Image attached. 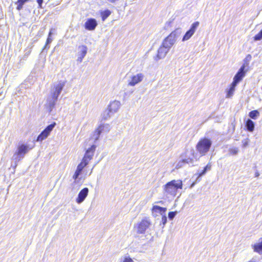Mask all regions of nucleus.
<instances>
[{
    "mask_svg": "<svg viewBox=\"0 0 262 262\" xmlns=\"http://www.w3.org/2000/svg\"><path fill=\"white\" fill-rule=\"evenodd\" d=\"M29 150V148L27 145L22 144L18 146L17 150L13 156V160L15 163V167L17 166L16 163L24 158L25 155L28 152Z\"/></svg>",
    "mask_w": 262,
    "mask_h": 262,
    "instance_id": "nucleus-5",
    "label": "nucleus"
},
{
    "mask_svg": "<svg viewBox=\"0 0 262 262\" xmlns=\"http://www.w3.org/2000/svg\"><path fill=\"white\" fill-rule=\"evenodd\" d=\"M96 148L95 145H92L90 147L86 149L84 156L87 158L92 159L94 156V152Z\"/></svg>",
    "mask_w": 262,
    "mask_h": 262,
    "instance_id": "nucleus-15",
    "label": "nucleus"
},
{
    "mask_svg": "<svg viewBox=\"0 0 262 262\" xmlns=\"http://www.w3.org/2000/svg\"><path fill=\"white\" fill-rule=\"evenodd\" d=\"M246 127L249 132H253L254 129V123L251 119H248L246 122Z\"/></svg>",
    "mask_w": 262,
    "mask_h": 262,
    "instance_id": "nucleus-22",
    "label": "nucleus"
},
{
    "mask_svg": "<svg viewBox=\"0 0 262 262\" xmlns=\"http://www.w3.org/2000/svg\"><path fill=\"white\" fill-rule=\"evenodd\" d=\"M151 226V222L148 217L143 219L138 224L139 229H146L147 228H150Z\"/></svg>",
    "mask_w": 262,
    "mask_h": 262,
    "instance_id": "nucleus-11",
    "label": "nucleus"
},
{
    "mask_svg": "<svg viewBox=\"0 0 262 262\" xmlns=\"http://www.w3.org/2000/svg\"><path fill=\"white\" fill-rule=\"evenodd\" d=\"M113 114L107 108L101 114V118L103 120H108Z\"/></svg>",
    "mask_w": 262,
    "mask_h": 262,
    "instance_id": "nucleus-20",
    "label": "nucleus"
},
{
    "mask_svg": "<svg viewBox=\"0 0 262 262\" xmlns=\"http://www.w3.org/2000/svg\"><path fill=\"white\" fill-rule=\"evenodd\" d=\"M184 160V161L186 163V164H189V165H192V166L194 165V160L193 158H191L190 157H185L183 158Z\"/></svg>",
    "mask_w": 262,
    "mask_h": 262,
    "instance_id": "nucleus-30",
    "label": "nucleus"
},
{
    "mask_svg": "<svg viewBox=\"0 0 262 262\" xmlns=\"http://www.w3.org/2000/svg\"><path fill=\"white\" fill-rule=\"evenodd\" d=\"M143 78L144 75L142 73H138L130 77V80H128V85L132 86H135L136 84L141 82Z\"/></svg>",
    "mask_w": 262,
    "mask_h": 262,
    "instance_id": "nucleus-8",
    "label": "nucleus"
},
{
    "mask_svg": "<svg viewBox=\"0 0 262 262\" xmlns=\"http://www.w3.org/2000/svg\"><path fill=\"white\" fill-rule=\"evenodd\" d=\"M229 152L230 155H236L238 152V148L237 147L230 148L229 150Z\"/></svg>",
    "mask_w": 262,
    "mask_h": 262,
    "instance_id": "nucleus-32",
    "label": "nucleus"
},
{
    "mask_svg": "<svg viewBox=\"0 0 262 262\" xmlns=\"http://www.w3.org/2000/svg\"><path fill=\"white\" fill-rule=\"evenodd\" d=\"M100 134H101L100 132H99V130L97 129H96L95 130V131L94 132L93 136V138L94 139L95 142H96V141H97L99 139Z\"/></svg>",
    "mask_w": 262,
    "mask_h": 262,
    "instance_id": "nucleus-31",
    "label": "nucleus"
},
{
    "mask_svg": "<svg viewBox=\"0 0 262 262\" xmlns=\"http://www.w3.org/2000/svg\"><path fill=\"white\" fill-rule=\"evenodd\" d=\"M243 147H246L248 144V142L247 141H245L244 142V141H243Z\"/></svg>",
    "mask_w": 262,
    "mask_h": 262,
    "instance_id": "nucleus-42",
    "label": "nucleus"
},
{
    "mask_svg": "<svg viewBox=\"0 0 262 262\" xmlns=\"http://www.w3.org/2000/svg\"><path fill=\"white\" fill-rule=\"evenodd\" d=\"M100 133H108L111 129V126L108 124H102L97 128Z\"/></svg>",
    "mask_w": 262,
    "mask_h": 262,
    "instance_id": "nucleus-17",
    "label": "nucleus"
},
{
    "mask_svg": "<svg viewBox=\"0 0 262 262\" xmlns=\"http://www.w3.org/2000/svg\"><path fill=\"white\" fill-rule=\"evenodd\" d=\"M91 160V159L87 158V157L84 156V157L82 159V161L81 162V163L79 164L84 167L89 164V161Z\"/></svg>",
    "mask_w": 262,
    "mask_h": 262,
    "instance_id": "nucleus-29",
    "label": "nucleus"
},
{
    "mask_svg": "<svg viewBox=\"0 0 262 262\" xmlns=\"http://www.w3.org/2000/svg\"><path fill=\"white\" fill-rule=\"evenodd\" d=\"M166 211V208H163L159 206L154 205L153 206L152 208L151 209V213L154 216L156 217L158 216L159 214H161V215H163L164 214H165Z\"/></svg>",
    "mask_w": 262,
    "mask_h": 262,
    "instance_id": "nucleus-13",
    "label": "nucleus"
},
{
    "mask_svg": "<svg viewBox=\"0 0 262 262\" xmlns=\"http://www.w3.org/2000/svg\"><path fill=\"white\" fill-rule=\"evenodd\" d=\"M177 214L176 212H169L168 213V217L170 220H172Z\"/></svg>",
    "mask_w": 262,
    "mask_h": 262,
    "instance_id": "nucleus-35",
    "label": "nucleus"
},
{
    "mask_svg": "<svg viewBox=\"0 0 262 262\" xmlns=\"http://www.w3.org/2000/svg\"><path fill=\"white\" fill-rule=\"evenodd\" d=\"M120 102L118 101L115 100L110 103L107 106V108L114 114L116 113L120 107Z\"/></svg>",
    "mask_w": 262,
    "mask_h": 262,
    "instance_id": "nucleus-14",
    "label": "nucleus"
},
{
    "mask_svg": "<svg viewBox=\"0 0 262 262\" xmlns=\"http://www.w3.org/2000/svg\"><path fill=\"white\" fill-rule=\"evenodd\" d=\"M66 81H59L57 83L54 84L50 94L47 97L46 106L48 110L51 112L54 107L57 101L58 97L60 95Z\"/></svg>",
    "mask_w": 262,
    "mask_h": 262,
    "instance_id": "nucleus-1",
    "label": "nucleus"
},
{
    "mask_svg": "<svg viewBox=\"0 0 262 262\" xmlns=\"http://www.w3.org/2000/svg\"><path fill=\"white\" fill-rule=\"evenodd\" d=\"M207 172V170H206L205 168L201 171L199 175V177H198L196 181L199 180V179L200 177H202V176L204 175Z\"/></svg>",
    "mask_w": 262,
    "mask_h": 262,
    "instance_id": "nucleus-37",
    "label": "nucleus"
},
{
    "mask_svg": "<svg viewBox=\"0 0 262 262\" xmlns=\"http://www.w3.org/2000/svg\"><path fill=\"white\" fill-rule=\"evenodd\" d=\"M254 251L262 254V238L260 241L252 246Z\"/></svg>",
    "mask_w": 262,
    "mask_h": 262,
    "instance_id": "nucleus-18",
    "label": "nucleus"
},
{
    "mask_svg": "<svg viewBox=\"0 0 262 262\" xmlns=\"http://www.w3.org/2000/svg\"><path fill=\"white\" fill-rule=\"evenodd\" d=\"M211 168V165L210 163H208L205 167L204 168L207 170V171L208 170H210Z\"/></svg>",
    "mask_w": 262,
    "mask_h": 262,
    "instance_id": "nucleus-39",
    "label": "nucleus"
},
{
    "mask_svg": "<svg viewBox=\"0 0 262 262\" xmlns=\"http://www.w3.org/2000/svg\"><path fill=\"white\" fill-rule=\"evenodd\" d=\"M181 34V29H177L174 30L163 40L162 44L169 49H170L175 43L177 38L180 36Z\"/></svg>",
    "mask_w": 262,
    "mask_h": 262,
    "instance_id": "nucleus-4",
    "label": "nucleus"
},
{
    "mask_svg": "<svg viewBox=\"0 0 262 262\" xmlns=\"http://www.w3.org/2000/svg\"><path fill=\"white\" fill-rule=\"evenodd\" d=\"M48 137L46 136L45 134H42V133L41 132L37 137V141L41 142L44 139H46Z\"/></svg>",
    "mask_w": 262,
    "mask_h": 262,
    "instance_id": "nucleus-33",
    "label": "nucleus"
},
{
    "mask_svg": "<svg viewBox=\"0 0 262 262\" xmlns=\"http://www.w3.org/2000/svg\"><path fill=\"white\" fill-rule=\"evenodd\" d=\"M259 176V173L258 172H256L255 173V177H258V176Z\"/></svg>",
    "mask_w": 262,
    "mask_h": 262,
    "instance_id": "nucleus-43",
    "label": "nucleus"
},
{
    "mask_svg": "<svg viewBox=\"0 0 262 262\" xmlns=\"http://www.w3.org/2000/svg\"><path fill=\"white\" fill-rule=\"evenodd\" d=\"M89 190L88 188H84L79 192L78 196L76 199V202L80 204L82 203L85 198L87 197L89 193Z\"/></svg>",
    "mask_w": 262,
    "mask_h": 262,
    "instance_id": "nucleus-10",
    "label": "nucleus"
},
{
    "mask_svg": "<svg viewBox=\"0 0 262 262\" xmlns=\"http://www.w3.org/2000/svg\"><path fill=\"white\" fill-rule=\"evenodd\" d=\"M250 57V58H251V57L250 55H248L247 56V57L246 59H247L248 57Z\"/></svg>",
    "mask_w": 262,
    "mask_h": 262,
    "instance_id": "nucleus-47",
    "label": "nucleus"
},
{
    "mask_svg": "<svg viewBox=\"0 0 262 262\" xmlns=\"http://www.w3.org/2000/svg\"><path fill=\"white\" fill-rule=\"evenodd\" d=\"M261 31H262V29H261Z\"/></svg>",
    "mask_w": 262,
    "mask_h": 262,
    "instance_id": "nucleus-49",
    "label": "nucleus"
},
{
    "mask_svg": "<svg viewBox=\"0 0 262 262\" xmlns=\"http://www.w3.org/2000/svg\"><path fill=\"white\" fill-rule=\"evenodd\" d=\"M169 50L170 49L162 44L158 50V54L155 59L158 60L159 59L164 58L166 56Z\"/></svg>",
    "mask_w": 262,
    "mask_h": 262,
    "instance_id": "nucleus-9",
    "label": "nucleus"
},
{
    "mask_svg": "<svg viewBox=\"0 0 262 262\" xmlns=\"http://www.w3.org/2000/svg\"><path fill=\"white\" fill-rule=\"evenodd\" d=\"M259 115V113L257 110L252 111L249 114V117L253 119H256Z\"/></svg>",
    "mask_w": 262,
    "mask_h": 262,
    "instance_id": "nucleus-26",
    "label": "nucleus"
},
{
    "mask_svg": "<svg viewBox=\"0 0 262 262\" xmlns=\"http://www.w3.org/2000/svg\"><path fill=\"white\" fill-rule=\"evenodd\" d=\"M140 233H143V231H144V230H140Z\"/></svg>",
    "mask_w": 262,
    "mask_h": 262,
    "instance_id": "nucleus-48",
    "label": "nucleus"
},
{
    "mask_svg": "<svg viewBox=\"0 0 262 262\" xmlns=\"http://www.w3.org/2000/svg\"><path fill=\"white\" fill-rule=\"evenodd\" d=\"M83 168H84V167H83L82 166H81L80 164H78V165L77 167L76 170L73 176V179L75 181H76L78 179V177L81 174Z\"/></svg>",
    "mask_w": 262,
    "mask_h": 262,
    "instance_id": "nucleus-23",
    "label": "nucleus"
},
{
    "mask_svg": "<svg viewBox=\"0 0 262 262\" xmlns=\"http://www.w3.org/2000/svg\"><path fill=\"white\" fill-rule=\"evenodd\" d=\"M102 20L104 21L111 14V11L109 10H106L100 12Z\"/></svg>",
    "mask_w": 262,
    "mask_h": 262,
    "instance_id": "nucleus-25",
    "label": "nucleus"
},
{
    "mask_svg": "<svg viewBox=\"0 0 262 262\" xmlns=\"http://www.w3.org/2000/svg\"><path fill=\"white\" fill-rule=\"evenodd\" d=\"M29 1V0H18L16 3V4L17 5V9L18 10H21L23 8L24 4Z\"/></svg>",
    "mask_w": 262,
    "mask_h": 262,
    "instance_id": "nucleus-27",
    "label": "nucleus"
},
{
    "mask_svg": "<svg viewBox=\"0 0 262 262\" xmlns=\"http://www.w3.org/2000/svg\"><path fill=\"white\" fill-rule=\"evenodd\" d=\"M83 57H82L81 56H78V58H77V61L79 62H81L83 59Z\"/></svg>",
    "mask_w": 262,
    "mask_h": 262,
    "instance_id": "nucleus-40",
    "label": "nucleus"
},
{
    "mask_svg": "<svg viewBox=\"0 0 262 262\" xmlns=\"http://www.w3.org/2000/svg\"><path fill=\"white\" fill-rule=\"evenodd\" d=\"M254 39L255 41L260 40L262 39V31L261 30L254 37Z\"/></svg>",
    "mask_w": 262,
    "mask_h": 262,
    "instance_id": "nucleus-34",
    "label": "nucleus"
},
{
    "mask_svg": "<svg viewBox=\"0 0 262 262\" xmlns=\"http://www.w3.org/2000/svg\"><path fill=\"white\" fill-rule=\"evenodd\" d=\"M183 187L182 181L180 180H173L167 183L163 186L165 193L173 196L177 194L178 189H182Z\"/></svg>",
    "mask_w": 262,
    "mask_h": 262,
    "instance_id": "nucleus-2",
    "label": "nucleus"
},
{
    "mask_svg": "<svg viewBox=\"0 0 262 262\" xmlns=\"http://www.w3.org/2000/svg\"><path fill=\"white\" fill-rule=\"evenodd\" d=\"M248 66V63H247L246 65L245 63L243 64L234 76L233 82L237 84L243 79V78L245 76L246 73L247 72V70H245V68Z\"/></svg>",
    "mask_w": 262,
    "mask_h": 262,
    "instance_id": "nucleus-6",
    "label": "nucleus"
},
{
    "mask_svg": "<svg viewBox=\"0 0 262 262\" xmlns=\"http://www.w3.org/2000/svg\"><path fill=\"white\" fill-rule=\"evenodd\" d=\"M236 85V84L233 82H232L230 85L229 89L227 91L226 98H230L232 97Z\"/></svg>",
    "mask_w": 262,
    "mask_h": 262,
    "instance_id": "nucleus-16",
    "label": "nucleus"
},
{
    "mask_svg": "<svg viewBox=\"0 0 262 262\" xmlns=\"http://www.w3.org/2000/svg\"><path fill=\"white\" fill-rule=\"evenodd\" d=\"M248 262H256V261L255 260H254L253 259H252Z\"/></svg>",
    "mask_w": 262,
    "mask_h": 262,
    "instance_id": "nucleus-45",
    "label": "nucleus"
},
{
    "mask_svg": "<svg viewBox=\"0 0 262 262\" xmlns=\"http://www.w3.org/2000/svg\"><path fill=\"white\" fill-rule=\"evenodd\" d=\"M52 30H53V29H51L49 33L48 37V38L46 41V43L45 46H44L43 50H46V49H48L50 48V46H49L48 45L50 43H51L53 40V39L51 37V36L52 35Z\"/></svg>",
    "mask_w": 262,
    "mask_h": 262,
    "instance_id": "nucleus-24",
    "label": "nucleus"
},
{
    "mask_svg": "<svg viewBox=\"0 0 262 262\" xmlns=\"http://www.w3.org/2000/svg\"><path fill=\"white\" fill-rule=\"evenodd\" d=\"M87 47L85 46H80L78 47V56H80L84 58L87 53Z\"/></svg>",
    "mask_w": 262,
    "mask_h": 262,
    "instance_id": "nucleus-19",
    "label": "nucleus"
},
{
    "mask_svg": "<svg viewBox=\"0 0 262 262\" xmlns=\"http://www.w3.org/2000/svg\"><path fill=\"white\" fill-rule=\"evenodd\" d=\"M161 222H162V224H163V225H164L166 223V222H167V217L166 216V215H165V214H164L162 215Z\"/></svg>",
    "mask_w": 262,
    "mask_h": 262,
    "instance_id": "nucleus-36",
    "label": "nucleus"
},
{
    "mask_svg": "<svg viewBox=\"0 0 262 262\" xmlns=\"http://www.w3.org/2000/svg\"><path fill=\"white\" fill-rule=\"evenodd\" d=\"M42 2H43V0H37V2L38 4V5L40 8L41 7V5H42Z\"/></svg>",
    "mask_w": 262,
    "mask_h": 262,
    "instance_id": "nucleus-41",
    "label": "nucleus"
},
{
    "mask_svg": "<svg viewBox=\"0 0 262 262\" xmlns=\"http://www.w3.org/2000/svg\"><path fill=\"white\" fill-rule=\"evenodd\" d=\"M156 203H158V204L163 205L164 203L162 201H158V202H156Z\"/></svg>",
    "mask_w": 262,
    "mask_h": 262,
    "instance_id": "nucleus-44",
    "label": "nucleus"
},
{
    "mask_svg": "<svg viewBox=\"0 0 262 262\" xmlns=\"http://www.w3.org/2000/svg\"><path fill=\"white\" fill-rule=\"evenodd\" d=\"M123 262H133V260L130 257L127 256L124 258Z\"/></svg>",
    "mask_w": 262,
    "mask_h": 262,
    "instance_id": "nucleus-38",
    "label": "nucleus"
},
{
    "mask_svg": "<svg viewBox=\"0 0 262 262\" xmlns=\"http://www.w3.org/2000/svg\"><path fill=\"white\" fill-rule=\"evenodd\" d=\"M98 24L94 18H89L84 24L85 28L90 31L94 30Z\"/></svg>",
    "mask_w": 262,
    "mask_h": 262,
    "instance_id": "nucleus-12",
    "label": "nucleus"
},
{
    "mask_svg": "<svg viewBox=\"0 0 262 262\" xmlns=\"http://www.w3.org/2000/svg\"><path fill=\"white\" fill-rule=\"evenodd\" d=\"M212 142L210 139L204 138L197 143L196 149L201 156H204L209 151Z\"/></svg>",
    "mask_w": 262,
    "mask_h": 262,
    "instance_id": "nucleus-3",
    "label": "nucleus"
},
{
    "mask_svg": "<svg viewBox=\"0 0 262 262\" xmlns=\"http://www.w3.org/2000/svg\"><path fill=\"white\" fill-rule=\"evenodd\" d=\"M186 164L183 158H182L176 165L175 168L179 169L183 167Z\"/></svg>",
    "mask_w": 262,
    "mask_h": 262,
    "instance_id": "nucleus-28",
    "label": "nucleus"
},
{
    "mask_svg": "<svg viewBox=\"0 0 262 262\" xmlns=\"http://www.w3.org/2000/svg\"><path fill=\"white\" fill-rule=\"evenodd\" d=\"M55 125L56 123L55 122L49 125L43 131L41 132L42 134H45L46 136L48 137L51 132L53 130Z\"/></svg>",
    "mask_w": 262,
    "mask_h": 262,
    "instance_id": "nucleus-21",
    "label": "nucleus"
},
{
    "mask_svg": "<svg viewBox=\"0 0 262 262\" xmlns=\"http://www.w3.org/2000/svg\"><path fill=\"white\" fill-rule=\"evenodd\" d=\"M195 183H193L190 186V187L192 188V187H193V186L194 185Z\"/></svg>",
    "mask_w": 262,
    "mask_h": 262,
    "instance_id": "nucleus-46",
    "label": "nucleus"
},
{
    "mask_svg": "<svg viewBox=\"0 0 262 262\" xmlns=\"http://www.w3.org/2000/svg\"><path fill=\"white\" fill-rule=\"evenodd\" d=\"M200 23L199 21L193 23L191 25L189 30H188L184 35L182 41H185L189 39L192 35L194 34L197 28H198Z\"/></svg>",
    "mask_w": 262,
    "mask_h": 262,
    "instance_id": "nucleus-7",
    "label": "nucleus"
}]
</instances>
